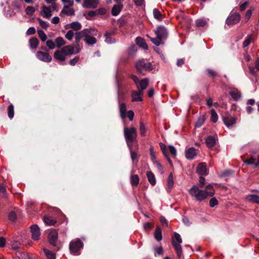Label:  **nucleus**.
Returning a JSON list of instances; mask_svg holds the SVG:
<instances>
[{
    "instance_id": "obj_1",
    "label": "nucleus",
    "mask_w": 259,
    "mask_h": 259,
    "mask_svg": "<svg viewBox=\"0 0 259 259\" xmlns=\"http://www.w3.org/2000/svg\"><path fill=\"white\" fill-rule=\"evenodd\" d=\"M154 32L156 35V37H151L148 34H147L146 36L156 46L163 45L164 41L167 39L168 36V32L166 28L160 25L157 27L156 29L154 30Z\"/></svg>"
},
{
    "instance_id": "obj_2",
    "label": "nucleus",
    "mask_w": 259,
    "mask_h": 259,
    "mask_svg": "<svg viewBox=\"0 0 259 259\" xmlns=\"http://www.w3.org/2000/svg\"><path fill=\"white\" fill-rule=\"evenodd\" d=\"M189 193L195 201L198 202H202L208 197L207 193L196 185H193L189 190Z\"/></svg>"
},
{
    "instance_id": "obj_3",
    "label": "nucleus",
    "mask_w": 259,
    "mask_h": 259,
    "mask_svg": "<svg viewBox=\"0 0 259 259\" xmlns=\"http://www.w3.org/2000/svg\"><path fill=\"white\" fill-rule=\"evenodd\" d=\"M124 137L128 148H131L133 143L137 141V132L134 127L128 128L124 127L123 129Z\"/></svg>"
},
{
    "instance_id": "obj_4",
    "label": "nucleus",
    "mask_w": 259,
    "mask_h": 259,
    "mask_svg": "<svg viewBox=\"0 0 259 259\" xmlns=\"http://www.w3.org/2000/svg\"><path fill=\"white\" fill-rule=\"evenodd\" d=\"M83 247V243L79 239L70 242L69 249L71 254L77 255L80 254V250Z\"/></svg>"
},
{
    "instance_id": "obj_5",
    "label": "nucleus",
    "mask_w": 259,
    "mask_h": 259,
    "mask_svg": "<svg viewBox=\"0 0 259 259\" xmlns=\"http://www.w3.org/2000/svg\"><path fill=\"white\" fill-rule=\"evenodd\" d=\"M97 34V30L95 28H90L88 29L84 40L88 46H93L97 42V39L95 37Z\"/></svg>"
},
{
    "instance_id": "obj_6",
    "label": "nucleus",
    "mask_w": 259,
    "mask_h": 259,
    "mask_svg": "<svg viewBox=\"0 0 259 259\" xmlns=\"http://www.w3.org/2000/svg\"><path fill=\"white\" fill-rule=\"evenodd\" d=\"M130 77L136 84L138 90L144 93V91L148 85L149 79L145 78L139 81L138 77L134 74L131 75Z\"/></svg>"
},
{
    "instance_id": "obj_7",
    "label": "nucleus",
    "mask_w": 259,
    "mask_h": 259,
    "mask_svg": "<svg viewBox=\"0 0 259 259\" xmlns=\"http://www.w3.org/2000/svg\"><path fill=\"white\" fill-rule=\"evenodd\" d=\"M137 70L142 72L143 71H150L152 70V66L150 62L147 60L141 59L137 62L136 64Z\"/></svg>"
},
{
    "instance_id": "obj_8",
    "label": "nucleus",
    "mask_w": 259,
    "mask_h": 259,
    "mask_svg": "<svg viewBox=\"0 0 259 259\" xmlns=\"http://www.w3.org/2000/svg\"><path fill=\"white\" fill-rule=\"evenodd\" d=\"M82 46L74 45L66 46L63 47V51L65 50L67 55H75L78 53L81 50Z\"/></svg>"
},
{
    "instance_id": "obj_9",
    "label": "nucleus",
    "mask_w": 259,
    "mask_h": 259,
    "mask_svg": "<svg viewBox=\"0 0 259 259\" xmlns=\"http://www.w3.org/2000/svg\"><path fill=\"white\" fill-rule=\"evenodd\" d=\"M240 20V15L238 13L231 12L226 19V23L228 25H233L238 23Z\"/></svg>"
},
{
    "instance_id": "obj_10",
    "label": "nucleus",
    "mask_w": 259,
    "mask_h": 259,
    "mask_svg": "<svg viewBox=\"0 0 259 259\" xmlns=\"http://www.w3.org/2000/svg\"><path fill=\"white\" fill-rule=\"evenodd\" d=\"M37 58L45 62H50L52 61V58L49 53L41 51H38L36 54Z\"/></svg>"
},
{
    "instance_id": "obj_11",
    "label": "nucleus",
    "mask_w": 259,
    "mask_h": 259,
    "mask_svg": "<svg viewBox=\"0 0 259 259\" xmlns=\"http://www.w3.org/2000/svg\"><path fill=\"white\" fill-rule=\"evenodd\" d=\"M99 3V0H83L82 6L85 9H96Z\"/></svg>"
},
{
    "instance_id": "obj_12",
    "label": "nucleus",
    "mask_w": 259,
    "mask_h": 259,
    "mask_svg": "<svg viewBox=\"0 0 259 259\" xmlns=\"http://www.w3.org/2000/svg\"><path fill=\"white\" fill-rule=\"evenodd\" d=\"M58 238L57 232L55 230H51L48 235V239L50 243L53 246H56Z\"/></svg>"
},
{
    "instance_id": "obj_13",
    "label": "nucleus",
    "mask_w": 259,
    "mask_h": 259,
    "mask_svg": "<svg viewBox=\"0 0 259 259\" xmlns=\"http://www.w3.org/2000/svg\"><path fill=\"white\" fill-rule=\"evenodd\" d=\"M32 238L35 241L38 240L40 235V229L37 225H33L30 227Z\"/></svg>"
},
{
    "instance_id": "obj_14",
    "label": "nucleus",
    "mask_w": 259,
    "mask_h": 259,
    "mask_svg": "<svg viewBox=\"0 0 259 259\" xmlns=\"http://www.w3.org/2000/svg\"><path fill=\"white\" fill-rule=\"evenodd\" d=\"M67 56L65 50L63 51V48L61 50H57L54 54V58L59 61H64Z\"/></svg>"
},
{
    "instance_id": "obj_15",
    "label": "nucleus",
    "mask_w": 259,
    "mask_h": 259,
    "mask_svg": "<svg viewBox=\"0 0 259 259\" xmlns=\"http://www.w3.org/2000/svg\"><path fill=\"white\" fill-rule=\"evenodd\" d=\"M229 94L235 101L240 100L242 97L240 92L235 88H231L230 89Z\"/></svg>"
},
{
    "instance_id": "obj_16",
    "label": "nucleus",
    "mask_w": 259,
    "mask_h": 259,
    "mask_svg": "<svg viewBox=\"0 0 259 259\" xmlns=\"http://www.w3.org/2000/svg\"><path fill=\"white\" fill-rule=\"evenodd\" d=\"M88 29H84L82 31L79 32H77L75 33V45L80 46V40L83 38L84 39L85 36V33L88 32Z\"/></svg>"
},
{
    "instance_id": "obj_17",
    "label": "nucleus",
    "mask_w": 259,
    "mask_h": 259,
    "mask_svg": "<svg viewBox=\"0 0 259 259\" xmlns=\"http://www.w3.org/2000/svg\"><path fill=\"white\" fill-rule=\"evenodd\" d=\"M72 6H69L68 5H65L60 13V16L63 15H66L69 16H72L74 15L75 11L73 8H71Z\"/></svg>"
},
{
    "instance_id": "obj_18",
    "label": "nucleus",
    "mask_w": 259,
    "mask_h": 259,
    "mask_svg": "<svg viewBox=\"0 0 259 259\" xmlns=\"http://www.w3.org/2000/svg\"><path fill=\"white\" fill-rule=\"evenodd\" d=\"M143 93L140 91H133L132 92V101L138 102L143 101Z\"/></svg>"
},
{
    "instance_id": "obj_19",
    "label": "nucleus",
    "mask_w": 259,
    "mask_h": 259,
    "mask_svg": "<svg viewBox=\"0 0 259 259\" xmlns=\"http://www.w3.org/2000/svg\"><path fill=\"white\" fill-rule=\"evenodd\" d=\"M197 173L200 176H206L208 171L205 163H200L197 167Z\"/></svg>"
},
{
    "instance_id": "obj_20",
    "label": "nucleus",
    "mask_w": 259,
    "mask_h": 259,
    "mask_svg": "<svg viewBox=\"0 0 259 259\" xmlns=\"http://www.w3.org/2000/svg\"><path fill=\"white\" fill-rule=\"evenodd\" d=\"M196 150L194 147H191L186 150L185 155L187 159L192 160L196 156Z\"/></svg>"
},
{
    "instance_id": "obj_21",
    "label": "nucleus",
    "mask_w": 259,
    "mask_h": 259,
    "mask_svg": "<svg viewBox=\"0 0 259 259\" xmlns=\"http://www.w3.org/2000/svg\"><path fill=\"white\" fill-rule=\"evenodd\" d=\"M52 11L53 10L51 6L48 7L46 6H42L41 14L45 18L49 19L52 16Z\"/></svg>"
},
{
    "instance_id": "obj_22",
    "label": "nucleus",
    "mask_w": 259,
    "mask_h": 259,
    "mask_svg": "<svg viewBox=\"0 0 259 259\" xmlns=\"http://www.w3.org/2000/svg\"><path fill=\"white\" fill-rule=\"evenodd\" d=\"M244 163L247 165H254V167H257L259 165V157L251 156L244 161Z\"/></svg>"
},
{
    "instance_id": "obj_23",
    "label": "nucleus",
    "mask_w": 259,
    "mask_h": 259,
    "mask_svg": "<svg viewBox=\"0 0 259 259\" xmlns=\"http://www.w3.org/2000/svg\"><path fill=\"white\" fill-rule=\"evenodd\" d=\"M171 243L177 254L178 257L180 258L182 255V249L181 245V243H177V242L174 239H172Z\"/></svg>"
},
{
    "instance_id": "obj_24",
    "label": "nucleus",
    "mask_w": 259,
    "mask_h": 259,
    "mask_svg": "<svg viewBox=\"0 0 259 259\" xmlns=\"http://www.w3.org/2000/svg\"><path fill=\"white\" fill-rule=\"evenodd\" d=\"M122 8L123 5L122 4L115 5L111 10L112 15L114 16H117L120 13Z\"/></svg>"
},
{
    "instance_id": "obj_25",
    "label": "nucleus",
    "mask_w": 259,
    "mask_h": 259,
    "mask_svg": "<svg viewBox=\"0 0 259 259\" xmlns=\"http://www.w3.org/2000/svg\"><path fill=\"white\" fill-rule=\"evenodd\" d=\"M215 143L216 140L213 136H209L205 139V144L209 148L213 147L215 145Z\"/></svg>"
},
{
    "instance_id": "obj_26",
    "label": "nucleus",
    "mask_w": 259,
    "mask_h": 259,
    "mask_svg": "<svg viewBox=\"0 0 259 259\" xmlns=\"http://www.w3.org/2000/svg\"><path fill=\"white\" fill-rule=\"evenodd\" d=\"M224 124L228 127L232 126L236 122V118L233 117L226 116L223 118Z\"/></svg>"
},
{
    "instance_id": "obj_27",
    "label": "nucleus",
    "mask_w": 259,
    "mask_h": 259,
    "mask_svg": "<svg viewBox=\"0 0 259 259\" xmlns=\"http://www.w3.org/2000/svg\"><path fill=\"white\" fill-rule=\"evenodd\" d=\"M136 44L140 47L143 48L144 50H148V47L146 43L145 40L140 37H137L136 38Z\"/></svg>"
},
{
    "instance_id": "obj_28",
    "label": "nucleus",
    "mask_w": 259,
    "mask_h": 259,
    "mask_svg": "<svg viewBox=\"0 0 259 259\" xmlns=\"http://www.w3.org/2000/svg\"><path fill=\"white\" fill-rule=\"evenodd\" d=\"M207 194V197H212L215 194V190L211 184H208L205 187V190H204Z\"/></svg>"
},
{
    "instance_id": "obj_29",
    "label": "nucleus",
    "mask_w": 259,
    "mask_h": 259,
    "mask_svg": "<svg viewBox=\"0 0 259 259\" xmlns=\"http://www.w3.org/2000/svg\"><path fill=\"white\" fill-rule=\"evenodd\" d=\"M146 176L149 182L152 186H154L156 184V180L154 174L151 171H149L147 172Z\"/></svg>"
},
{
    "instance_id": "obj_30",
    "label": "nucleus",
    "mask_w": 259,
    "mask_h": 259,
    "mask_svg": "<svg viewBox=\"0 0 259 259\" xmlns=\"http://www.w3.org/2000/svg\"><path fill=\"white\" fill-rule=\"evenodd\" d=\"M120 116L122 119L126 117V106L124 103H122L119 106Z\"/></svg>"
},
{
    "instance_id": "obj_31",
    "label": "nucleus",
    "mask_w": 259,
    "mask_h": 259,
    "mask_svg": "<svg viewBox=\"0 0 259 259\" xmlns=\"http://www.w3.org/2000/svg\"><path fill=\"white\" fill-rule=\"evenodd\" d=\"M43 251L45 254L47 259H56V255L52 251L44 248Z\"/></svg>"
},
{
    "instance_id": "obj_32",
    "label": "nucleus",
    "mask_w": 259,
    "mask_h": 259,
    "mask_svg": "<svg viewBox=\"0 0 259 259\" xmlns=\"http://www.w3.org/2000/svg\"><path fill=\"white\" fill-rule=\"evenodd\" d=\"M154 238L157 241H160L162 240V233L161 229L160 227H157L154 232Z\"/></svg>"
},
{
    "instance_id": "obj_33",
    "label": "nucleus",
    "mask_w": 259,
    "mask_h": 259,
    "mask_svg": "<svg viewBox=\"0 0 259 259\" xmlns=\"http://www.w3.org/2000/svg\"><path fill=\"white\" fill-rule=\"evenodd\" d=\"M174 186V178L171 172L169 174L167 179V191H170L171 188Z\"/></svg>"
},
{
    "instance_id": "obj_34",
    "label": "nucleus",
    "mask_w": 259,
    "mask_h": 259,
    "mask_svg": "<svg viewBox=\"0 0 259 259\" xmlns=\"http://www.w3.org/2000/svg\"><path fill=\"white\" fill-rule=\"evenodd\" d=\"M112 34L109 32H106L104 36L105 37V42L108 44H111L115 42V38L112 37Z\"/></svg>"
},
{
    "instance_id": "obj_35",
    "label": "nucleus",
    "mask_w": 259,
    "mask_h": 259,
    "mask_svg": "<svg viewBox=\"0 0 259 259\" xmlns=\"http://www.w3.org/2000/svg\"><path fill=\"white\" fill-rule=\"evenodd\" d=\"M160 148L161 149V150L162 151L163 155L167 158V160H168L169 163L170 165H172V162H171L170 158L169 157L168 155L166 152V146L164 144H162V143H160Z\"/></svg>"
},
{
    "instance_id": "obj_36",
    "label": "nucleus",
    "mask_w": 259,
    "mask_h": 259,
    "mask_svg": "<svg viewBox=\"0 0 259 259\" xmlns=\"http://www.w3.org/2000/svg\"><path fill=\"white\" fill-rule=\"evenodd\" d=\"M153 17L155 19L158 21H161L162 20V14L161 12L156 8H154L153 10Z\"/></svg>"
},
{
    "instance_id": "obj_37",
    "label": "nucleus",
    "mask_w": 259,
    "mask_h": 259,
    "mask_svg": "<svg viewBox=\"0 0 259 259\" xmlns=\"http://www.w3.org/2000/svg\"><path fill=\"white\" fill-rule=\"evenodd\" d=\"M139 183V176L137 175H131V183L132 186H136L138 185Z\"/></svg>"
},
{
    "instance_id": "obj_38",
    "label": "nucleus",
    "mask_w": 259,
    "mask_h": 259,
    "mask_svg": "<svg viewBox=\"0 0 259 259\" xmlns=\"http://www.w3.org/2000/svg\"><path fill=\"white\" fill-rule=\"evenodd\" d=\"M38 44V40L36 37H32L29 39L30 47L32 49L37 48Z\"/></svg>"
},
{
    "instance_id": "obj_39",
    "label": "nucleus",
    "mask_w": 259,
    "mask_h": 259,
    "mask_svg": "<svg viewBox=\"0 0 259 259\" xmlns=\"http://www.w3.org/2000/svg\"><path fill=\"white\" fill-rule=\"evenodd\" d=\"M55 44L57 48H60L65 44V41L62 37H58L55 39Z\"/></svg>"
},
{
    "instance_id": "obj_40",
    "label": "nucleus",
    "mask_w": 259,
    "mask_h": 259,
    "mask_svg": "<svg viewBox=\"0 0 259 259\" xmlns=\"http://www.w3.org/2000/svg\"><path fill=\"white\" fill-rule=\"evenodd\" d=\"M39 25L44 29H47L49 27V23L45 21L42 20L41 19L38 18L37 19Z\"/></svg>"
},
{
    "instance_id": "obj_41",
    "label": "nucleus",
    "mask_w": 259,
    "mask_h": 259,
    "mask_svg": "<svg viewBox=\"0 0 259 259\" xmlns=\"http://www.w3.org/2000/svg\"><path fill=\"white\" fill-rule=\"evenodd\" d=\"M8 114L11 119L13 118L14 115V107L12 104H10L8 108Z\"/></svg>"
},
{
    "instance_id": "obj_42",
    "label": "nucleus",
    "mask_w": 259,
    "mask_h": 259,
    "mask_svg": "<svg viewBox=\"0 0 259 259\" xmlns=\"http://www.w3.org/2000/svg\"><path fill=\"white\" fill-rule=\"evenodd\" d=\"M70 27L74 30H78L81 29V25L80 23L77 21L72 22L70 24Z\"/></svg>"
},
{
    "instance_id": "obj_43",
    "label": "nucleus",
    "mask_w": 259,
    "mask_h": 259,
    "mask_svg": "<svg viewBox=\"0 0 259 259\" xmlns=\"http://www.w3.org/2000/svg\"><path fill=\"white\" fill-rule=\"evenodd\" d=\"M210 113H211V121L213 123H215L216 122H217L218 119V116L217 113H216L215 110L213 109L211 110Z\"/></svg>"
},
{
    "instance_id": "obj_44",
    "label": "nucleus",
    "mask_w": 259,
    "mask_h": 259,
    "mask_svg": "<svg viewBox=\"0 0 259 259\" xmlns=\"http://www.w3.org/2000/svg\"><path fill=\"white\" fill-rule=\"evenodd\" d=\"M44 221L46 224L50 226L54 225L56 223V221L51 217H45Z\"/></svg>"
},
{
    "instance_id": "obj_45",
    "label": "nucleus",
    "mask_w": 259,
    "mask_h": 259,
    "mask_svg": "<svg viewBox=\"0 0 259 259\" xmlns=\"http://www.w3.org/2000/svg\"><path fill=\"white\" fill-rule=\"evenodd\" d=\"M37 34L39 37L42 41H45L47 40V36L45 33L42 30H38Z\"/></svg>"
},
{
    "instance_id": "obj_46",
    "label": "nucleus",
    "mask_w": 259,
    "mask_h": 259,
    "mask_svg": "<svg viewBox=\"0 0 259 259\" xmlns=\"http://www.w3.org/2000/svg\"><path fill=\"white\" fill-rule=\"evenodd\" d=\"M248 198L251 202L259 204V196L256 195H250L248 196Z\"/></svg>"
},
{
    "instance_id": "obj_47",
    "label": "nucleus",
    "mask_w": 259,
    "mask_h": 259,
    "mask_svg": "<svg viewBox=\"0 0 259 259\" xmlns=\"http://www.w3.org/2000/svg\"><path fill=\"white\" fill-rule=\"evenodd\" d=\"M140 133L142 136H145L146 135V128L142 122H141L140 123Z\"/></svg>"
},
{
    "instance_id": "obj_48",
    "label": "nucleus",
    "mask_w": 259,
    "mask_h": 259,
    "mask_svg": "<svg viewBox=\"0 0 259 259\" xmlns=\"http://www.w3.org/2000/svg\"><path fill=\"white\" fill-rule=\"evenodd\" d=\"M35 11V8L31 6H28L25 10L26 14L29 16H32Z\"/></svg>"
},
{
    "instance_id": "obj_49",
    "label": "nucleus",
    "mask_w": 259,
    "mask_h": 259,
    "mask_svg": "<svg viewBox=\"0 0 259 259\" xmlns=\"http://www.w3.org/2000/svg\"><path fill=\"white\" fill-rule=\"evenodd\" d=\"M172 239L175 240L177 242V243H182V239L180 235L176 232L174 233V236H172Z\"/></svg>"
},
{
    "instance_id": "obj_50",
    "label": "nucleus",
    "mask_w": 259,
    "mask_h": 259,
    "mask_svg": "<svg viewBox=\"0 0 259 259\" xmlns=\"http://www.w3.org/2000/svg\"><path fill=\"white\" fill-rule=\"evenodd\" d=\"M219 204L218 200L214 197H212L209 202V205L210 207H213Z\"/></svg>"
},
{
    "instance_id": "obj_51",
    "label": "nucleus",
    "mask_w": 259,
    "mask_h": 259,
    "mask_svg": "<svg viewBox=\"0 0 259 259\" xmlns=\"http://www.w3.org/2000/svg\"><path fill=\"white\" fill-rule=\"evenodd\" d=\"M56 1L57 0H45L47 4L51 5V8L53 11H55L57 9Z\"/></svg>"
},
{
    "instance_id": "obj_52",
    "label": "nucleus",
    "mask_w": 259,
    "mask_h": 259,
    "mask_svg": "<svg viewBox=\"0 0 259 259\" xmlns=\"http://www.w3.org/2000/svg\"><path fill=\"white\" fill-rule=\"evenodd\" d=\"M153 163L157 168V170L161 174H162L163 172V167L160 162L156 160L153 162Z\"/></svg>"
},
{
    "instance_id": "obj_53",
    "label": "nucleus",
    "mask_w": 259,
    "mask_h": 259,
    "mask_svg": "<svg viewBox=\"0 0 259 259\" xmlns=\"http://www.w3.org/2000/svg\"><path fill=\"white\" fill-rule=\"evenodd\" d=\"M205 118L203 116L200 117L197 122L195 123V126L196 127H200L202 125V124L204 123Z\"/></svg>"
},
{
    "instance_id": "obj_54",
    "label": "nucleus",
    "mask_w": 259,
    "mask_h": 259,
    "mask_svg": "<svg viewBox=\"0 0 259 259\" xmlns=\"http://www.w3.org/2000/svg\"><path fill=\"white\" fill-rule=\"evenodd\" d=\"M74 35H75L74 30H70L66 33V34H65V37L67 39L71 40L73 37Z\"/></svg>"
},
{
    "instance_id": "obj_55",
    "label": "nucleus",
    "mask_w": 259,
    "mask_h": 259,
    "mask_svg": "<svg viewBox=\"0 0 259 259\" xmlns=\"http://www.w3.org/2000/svg\"><path fill=\"white\" fill-rule=\"evenodd\" d=\"M8 218L9 220L11 221H15L17 220V215L16 213L14 211H11L9 213Z\"/></svg>"
},
{
    "instance_id": "obj_56",
    "label": "nucleus",
    "mask_w": 259,
    "mask_h": 259,
    "mask_svg": "<svg viewBox=\"0 0 259 259\" xmlns=\"http://www.w3.org/2000/svg\"><path fill=\"white\" fill-rule=\"evenodd\" d=\"M46 45L47 46V47L51 49V50H53L56 47V45H55V42H54L53 40H48L47 41H46Z\"/></svg>"
},
{
    "instance_id": "obj_57",
    "label": "nucleus",
    "mask_w": 259,
    "mask_h": 259,
    "mask_svg": "<svg viewBox=\"0 0 259 259\" xmlns=\"http://www.w3.org/2000/svg\"><path fill=\"white\" fill-rule=\"evenodd\" d=\"M251 41V35H248L243 42V47H247L250 44Z\"/></svg>"
},
{
    "instance_id": "obj_58",
    "label": "nucleus",
    "mask_w": 259,
    "mask_h": 259,
    "mask_svg": "<svg viewBox=\"0 0 259 259\" xmlns=\"http://www.w3.org/2000/svg\"><path fill=\"white\" fill-rule=\"evenodd\" d=\"M134 112L133 110H129L126 113V117H127L130 121H133L134 117Z\"/></svg>"
},
{
    "instance_id": "obj_59",
    "label": "nucleus",
    "mask_w": 259,
    "mask_h": 259,
    "mask_svg": "<svg viewBox=\"0 0 259 259\" xmlns=\"http://www.w3.org/2000/svg\"><path fill=\"white\" fill-rule=\"evenodd\" d=\"M205 178L202 177V176H200L199 177V184H198V187L202 188L204 187L205 184Z\"/></svg>"
},
{
    "instance_id": "obj_60",
    "label": "nucleus",
    "mask_w": 259,
    "mask_h": 259,
    "mask_svg": "<svg viewBox=\"0 0 259 259\" xmlns=\"http://www.w3.org/2000/svg\"><path fill=\"white\" fill-rule=\"evenodd\" d=\"M206 24V21L203 19H198L196 21V25L197 26H204Z\"/></svg>"
},
{
    "instance_id": "obj_61",
    "label": "nucleus",
    "mask_w": 259,
    "mask_h": 259,
    "mask_svg": "<svg viewBox=\"0 0 259 259\" xmlns=\"http://www.w3.org/2000/svg\"><path fill=\"white\" fill-rule=\"evenodd\" d=\"M150 154L152 162L156 161V158L155 155H154V149L152 146H151L150 148Z\"/></svg>"
},
{
    "instance_id": "obj_62",
    "label": "nucleus",
    "mask_w": 259,
    "mask_h": 259,
    "mask_svg": "<svg viewBox=\"0 0 259 259\" xmlns=\"http://www.w3.org/2000/svg\"><path fill=\"white\" fill-rule=\"evenodd\" d=\"M79 57L78 56L75 57L74 58L71 59L69 61V64L71 66H74L79 61Z\"/></svg>"
},
{
    "instance_id": "obj_63",
    "label": "nucleus",
    "mask_w": 259,
    "mask_h": 259,
    "mask_svg": "<svg viewBox=\"0 0 259 259\" xmlns=\"http://www.w3.org/2000/svg\"><path fill=\"white\" fill-rule=\"evenodd\" d=\"M249 72L250 74H251L252 75L255 76L256 75V71L255 70V67H254L252 66H251L250 65H248V66Z\"/></svg>"
},
{
    "instance_id": "obj_64",
    "label": "nucleus",
    "mask_w": 259,
    "mask_h": 259,
    "mask_svg": "<svg viewBox=\"0 0 259 259\" xmlns=\"http://www.w3.org/2000/svg\"><path fill=\"white\" fill-rule=\"evenodd\" d=\"M36 32L35 29L34 27H29L27 31H26V34L27 35H32L34 34Z\"/></svg>"
}]
</instances>
